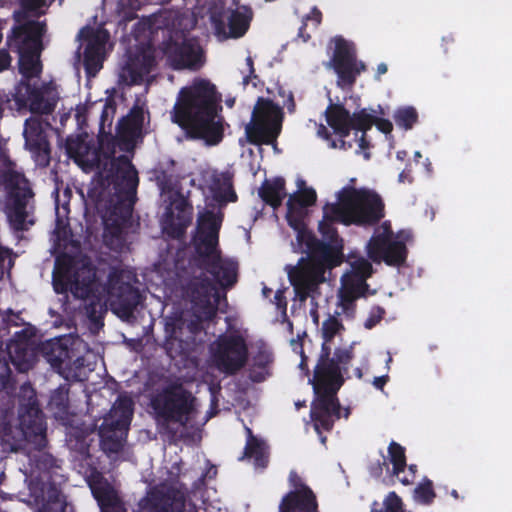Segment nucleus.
<instances>
[{"instance_id": "obj_1", "label": "nucleus", "mask_w": 512, "mask_h": 512, "mask_svg": "<svg viewBox=\"0 0 512 512\" xmlns=\"http://www.w3.org/2000/svg\"><path fill=\"white\" fill-rule=\"evenodd\" d=\"M9 46L15 48L21 80L10 95H0V118L4 110L19 115L50 114L59 100L56 85L52 82L38 85L42 72L40 62L41 37L44 24L32 23L13 31ZM34 194L24 174L7 155L6 143L0 136V209L10 227L16 231L28 230L35 223Z\"/></svg>"}, {"instance_id": "obj_2", "label": "nucleus", "mask_w": 512, "mask_h": 512, "mask_svg": "<svg viewBox=\"0 0 512 512\" xmlns=\"http://www.w3.org/2000/svg\"><path fill=\"white\" fill-rule=\"evenodd\" d=\"M138 186V174L126 156L106 158L102 169L91 181L85 205L94 206L106 226L119 229L129 219Z\"/></svg>"}, {"instance_id": "obj_3", "label": "nucleus", "mask_w": 512, "mask_h": 512, "mask_svg": "<svg viewBox=\"0 0 512 512\" xmlns=\"http://www.w3.org/2000/svg\"><path fill=\"white\" fill-rule=\"evenodd\" d=\"M216 102L215 86L209 80L196 78L180 89L171 111V119L192 138L216 145L223 137Z\"/></svg>"}, {"instance_id": "obj_4", "label": "nucleus", "mask_w": 512, "mask_h": 512, "mask_svg": "<svg viewBox=\"0 0 512 512\" xmlns=\"http://www.w3.org/2000/svg\"><path fill=\"white\" fill-rule=\"evenodd\" d=\"M337 195L338 203L325 205L323 219L319 222L323 241L333 252L342 249V240L334 227L336 222L372 225L384 216L383 201L374 191L344 187Z\"/></svg>"}, {"instance_id": "obj_5", "label": "nucleus", "mask_w": 512, "mask_h": 512, "mask_svg": "<svg viewBox=\"0 0 512 512\" xmlns=\"http://www.w3.org/2000/svg\"><path fill=\"white\" fill-rule=\"evenodd\" d=\"M353 342L348 347L335 350L331 359L322 357L315 367L314 378L309 379L313 384L316 400L312 404V416L316 419V428L320 425L330 428L336 419L340 418V405L336 398V392L344 382L349 363L354 357Z\"/></svg>"}, {"instance_id": "obj_6", "label": "nucleus", "mask_w": 512, "mask_h": 512, "mask_svg": "<svg viewBox=\"0 0 512 512\" xmlns=\"http://www.w3.org/2000/svg\"><path fill=\"white\" fill-rule=\"evenodd\" d=\"M349 264L350 269L341 277V286L337 294V309L333 315H329L321 327L322 357L330 355V343L344 330L338 316L345 315L347 318H353L355 301L365 294L368 287L366 280L373 272L371 263L364 257H350Z\"/></svg>"}, {"instance_id": "obj_7", "label": "nucleus", "mask_w": 512, "mask_h": 512, "mask_svg": "<svg viewBox=\"0 0 512 512\" xmlns=\"http://www.w3.org/2000/svg\"><path fill=\"white\" fill-rule=\"evenodd\" d=\"M169 32V40L164 43V53L175 69L196 70L203 64V55L199 43L187 36V32L196 25L195 17L179 10L165 11L160 15Z\"/></svg>"}, {"instance_id": "obj_8", "label": "nucleus", "mask_w": 512, "mask_h": 512, "mask_svg": "<svg viewBox=\"0 0 512 512\" xmlns=\"http://www.w3.org/2000/svg\"><path fill=\"white\" fill-rule=\"evenodd\" d=\"M221 215L213 211L201 213L197 219L194 246L197 254L204 258L208 271L221 287H231L237 280V263L222 259L218 249Z\"/></svg>"}, {"instance_id": "obj_9", "label": "nucleus", "mask_w": 512, "mask_h": 512, "mask_svg": "<svg viewBox=\"0 0 512 512\" xmlns=\"http://www.w3.org/2000/svg\"><path fill=\"white\" fill-rule=\"evenodd\" d=\"M150 403L157 422L163 425L185 427L198 413L196 398L177 381L157 389Z\"/></svg>"}, {"instance_id": "obj_10", "label": "nucleus", "mask_w": 512, "mask_h": 512, "mask_svg": "<svg viewBox=\"0 0 512 512\" xmlns=\"http://www.w3.org/2000/svg\"><path fill=\"white\" fill-rule=\"evenodd\" d=\"M326 119L328 124L333 128L334 132L339 137L338 140H329V146L331 148H339L347 150L352 148L350 141H345L351 129L356 130L355 142H357L360 150L363 151L365 159L370 158V154L365 151L368 146L367 141L364 138L365 130L372 125V116L366 113L364 110L358 113H354L353 116L342 106L338 104H330L325 111Z\"/></svg>"}, {"instance_id": "obj_11", "label": "nucleus", "mask_w": 512, "mask_h": 512, "mask_svg": "<svg viewBox=\"0 0 512 512\" xmlns=\"http://www.w3.org/2000/svg\"><path fill=\"white\" fill-rule=\"evenodd\" d=\"M133 415V401L127 396H119L100 426V444L103 452L116 459L122 451L128 427Z\"/></svg>"}, {"instance_id": "obj_12", "label": "nucleus", "mask_w": 512, "mask_h": 512, "mask_svg": "<svg viewBox=\"0 0 512 512\" xmlns=\"http://www.w3.org/2000/svg\"><path fill=\"white\" fill-rule=\"evenodd\" d=\"M410 238L408 231L394 234L389 222H383L374 231L366 245L369 259L375 263L385 262L389 266H400L406 259V242Z\"/></svg>"}, {"instance_id": "obj_13", "label": "nucleus", "mask_w": 512, "mask_h": 512, "mask_svg": "<svg viewBox=\"0 0 512 512\" xmlns=\"http://www.w3.org/2000/svg\"><path fill=\"white\" fill-rule=\"evenodd\" d=\"M282 113L270 100L259 98L254 106L251 120L245 125L246 141L261 145L272 144L281 131Z\"/></svg>"}, {"instance_id": "obj_14", "label": "nucleus", "mask_w": 512, "mask_h": 512, "mask_svg": "<svg viewBox=\"0 0 512 512\" xmlns=\"http://www.w3.org/2000/svg\"><path fill=\"white\" fill-rule=\"evenodd\" d=\"M55 466V460L46 453H40L36 460V469L39 473L35 475L36 471L32 472V479L28 488L38 512H58L62 510L60 490L57 485L50 482V470Z\"/></svg>"}, {"instance_id": "obj_15", "label": "nucleus", "mask_w": 512, "mask_h": 512, "mask_svg": "<svg viewBox=\"0 0 512 512\" xmlns=\"http://www.w3.org/2000/svg\"><path fill=\"white\" fill-rule=\"evenodd\" d=\"M19 428L24 440L37 450L46 446V426L42 412L36 405V394L29 383L21 385L19 391Z\"/></svg>"}, {"instance_id": "obj_16", "label": "nucleus", "mask_w": 512, "mask_h": 512, "mask_svg": "<svg viewBox=\"0 0 512 512\" xmlns=\"http://www.w3.org/2000/svg\"><path fill=\"white\" fill-rule=\"evenodd\" d=\"M210 364L219 372L232 375L239 371L247 361L248 349L243 338L225 336L210 347Z\"/></svg>"}, {"instance_id": "obj_17", "label": "nucleus", "mask_w": 512, "mask_h": 512, "mask_svg": "<svg viewBox=\"0 0 512 512\" xmlns=\"http://www.w3.org/2000/svg\"><path fill=\"white\" fill-rule=\"evenodd\" d=\"M95 270L91 265L83 264L75 269L56 264L53 271V288L56 293L70 291L76 298H87L94 289Z\"/></svg>"}, {"instance_id": "obj_18", "label": "nucleus", "mask_w": 512, "mask_h": 512, "mask_svg": "<svg viewBox=\"0 0 512 512\" xmlns=\"http://www.w3.org/2000/svg\"><path fill=\"white\" fill-rule=\"evenodd\" d=\"M125 278H129L125 272L113 271L105 288V303L121 318H129L140 302L139 291Z\"/></svg>"}, {"instance_id": "obj_19", "label": "nucleus", "mask_w": 512, "mask_h": 512, "mask_svg": "<svg viewBox=\"0 0 512 512\" xmlns=\"http://www.w3.org/2000/svg\"><path fill=\"white\" fill-rule=\"evenodd\" d=\"M327 260V258L323 260L314 257L308 260L302 258L297 265L286 267L289 281L300 301L306 300L309 293L325 281Z\"/></svg>"}, {"instance_id": "obj_20", "label": "nucleus", "mask_w": 512, "mask_h": 512, "mask_svg": "<svg viewBox=\"0 0 512 512\" xmlns=\"http://www.w3.org/2000/svg\"><path fill=\"white\" fill-rule=\"evenodd\" d=\"M332 42L335 44V50L326 66L334 69L339 87L351 88L357 76L365 70V64L356 60L355 49L350 42L342 37H335Z\"/></svg>"}, {"instance_id": "obj_21", "label": "nucleus", "mask_w": 512, "mask_h": 512, "mask_svg": "<svg viewBox=\"0 0 512 512\" xmlns=\"http://www.w3.org/2000/svg\"><path fill=\"white\" fill-rule=\"evenodd\" d=\"M186 498V489L178 482L161 483L139 502V512H181Z\"/></svg>"}, {"instance_id": "obj_22", "label": "nucleus", "mask_w": 512, "mask_h": 512, "mask_svg": "<svg viewBox=\"0 0 512 512\" xmlns=\"http://www.w3.org/2000/svg\"><path fill=\"white\" fill-rule=\"evenodd\" d=\"M203 191L206 206L199 211L198 215L213 211L215 214H220L222 219L221 209L228 202H235L237 199L232 187V178L228 173L207 171L203 175Z\"/></svg>"}, {"instance_id": "obj_23", "label": "nucleus", "mask_w": 512, "mask_h": 512, "mask_svg": "<svg viewBox=\"0 0 512 512\" xmlns=\"http://www.w3.org/2000/svg\"><path fill=\"white\" fill-rule=\"evenodd\" d=\"M252 11L246 6L225 9L211 15L214 33L219 40L240 38L248 30Z\"/></svg>"}, {"instance_id": "obj_24", "label": "nucleus", "mask_w": 512, "mask_h": 512, "mask_svg": "<svg viewBox=\"0 0 512 512\" xmlns=\"http://www.w3.org/2000/svg\"><path fill=\"white\" fill-rule=\"evenodd\" d=\"M289 483L291 490L282 498L279 512H319L315 493L295 471L290 472Z\"/></svg>"}, {"instance_id": "obj_25", "label": "nucleus", "mask_w": 512, "mask_h": 512, "mask_svg": "<svg viewBox=\"0 0 512 512\" xmlns=\"http://www.w3.org/2000/svg\"><path fill=\"white\" fill-rule=\"evenodd\" d=\"M155 65L154 51L150 46L130 52L119 70V82L128 86L141 84Z\"/></svg>"}, {"instance_id": "obj_26", "label": "nucleus", "mask_w": 512, "mask_h": 512, "mask_svg": "<svg viewBox=\"0 0 512 512\" xmlns=\"http://www.w3.org/2000/svg\"><path fill=\"white\" fill-rule=\"evenodd\" d=\"M80 37L86 39L84 50V67L88 76L94 77L102 68L107 44L109 42V33L104 29H83Z\"/></svg>"}, {"instance_id": "obj_27", "label": "nucleus", "mask_w": 512, "mask_h": 512, "mask_svg": "<svg viewBox=\"0 0 512 512\" xmlns=\"http://www.w3.org/2000/svg\"><path fill=\"white\" fill-rule=\"evenodd\" d=\"M194 314L199 320H211L216 315L219 293L208 279L196 280L190 286Z\"/></svg>"}, {"instance_id": "obj_28", "label": "nucleus", "mask_w": 512, "mask_h": 512, "mask_svg": "<svg viewBox=\"0 0 512 512\" xmlns=\"http://www.w3.org/2000/svg\"><path fill=\"white\" fill-rule=\"evenodd\" d=\"M168 205L162 216L163 229L174 237H179L191 224L193 207L181 194L168 199Z\"/></svg>"}, {"instance_id": "obj_29", "label": "nucleus", "mask_w": 512, "mask_h": 512, "mask_svg": "<svg viewBox=\"0 0 512 512\" xmlns=\"http://www.w3.org/2000/svg\"><path fill=\"white\" fill-rule=\"evenodd\" d=\"M23 136L25 148L31 152L35 162L47 166L50 161V149L41 121L36 117L26 119Z\"/></svg>"}, {"instance_id": "obj_30", "label": "nucleus", "mask_w": 512, "mask_h": 512, "mask_svg": "<svg viewBox=\"0 0 512 512\" xmlns=\"http://www.w3.org/2000/svg\"><path fill=\"white\" fill-rule=\"evenodd\" d=\"M146 113L142 107L132 108L118 124V137L126 146L133 145L143 135Z\"/></svg>"}, {"instance_id": "obj_31", "label": "nucleus", "mask_w": 512, "mask_h": 512, "mask_svg": "<svg viewBox=\"0 0 512 512\" xmlns=\"http://www.w3.org/2000/svg\"><path fill=\"white\" fill-rule=\"evenodd\" d=\"M66 151L69 157L81 166L92 167L100 161L89 144L79 137L67 139Z\"/></svg>"}, {"instance_id": "obj_32", "label": "nucleus", "mask_w": 512, "mask_h": 512, "mask_svg": "<svg viewBox=\"0 0 512 512\" xmlns=\"http://www.w3.org/2000/svg\"><path fill=\"white\" fill-rule=\"evenodd\" d=\"M247 443L245 456L254 460L256 467L265 468L268 463V448L264 441L254 437L250 428L246 427Z\"/></svg>"}, {"instance_id": "obj_33", "label": "nucleus", "mask_w": 512, "mask_h": 512, "mask_svg": "<svg viewBox=\"0 0 512 512\" xmlns=\"http://www.w3.org/2000/svg\"><path fill=\"white\" fill-rule=\"evenodd\" d=\"M259 196L274 208L280 206L286 197L284 180L276 178L265 181L259 189Z\"/></svg>"}, {"instance_id": "obj_34", "label": "nucleus", "mask_w": 512, "mask_h": 512, "mask_svg": "<svg viewBox=\"0 0 512 512\" xmlns=\"http://www.w3.org/2000/svg\"><path fill=\"white\" fill-rule=\"evenodd\" d=\"M89 485L100 508L107 506V504L114 503L118 498L117 492L113 486L100 475L93 477Z\"/></svg>"}, {"instance_id": "obj_35", "label": "nucleus", "mask_w": 512, "mask_h": 512, "mask_svg": "<svg viewBox=\"0 0 512 512\" xmlns=\"http://www.w3.org/2000/svg\"><path fill=\"white\" fill-rule=\"evenodd\" d=\"M307 213V208L301 203L300 198L296 196H290L287 201V213L286 218L288 224L298 232L303 233L305 224L304 218Z\"/></svg>"}, {"instance_id": "obj_36", "label": "nucleus", "mask_w": 512, "mask_h": 512, "mask_svg": "<svg viewBox=\"0 0 512 512\" xmlns=\"http://www.w3.org/2000/svg\"><path fill=\"white\" fill-rule=\"evenodd\" d=\"M154 176L165 202L173 198L174 194H181L178 190V177L173 171L155 169Z\"/></svg>"}, {"instance_id": "obj_37", "label": "nucleus", "mask_w": 512, "mask_h": 512, "mask_svg": "<svg viewBox=\"0 0 512 512\" xmlns=\"http://www.w3.org/2000/svg\"><path fill=\"white\" fill-rule=\"evenodd\" d=\"M43 352L47 362H49L51 366L58 371L62 369L63 365L69 359L68 350L59 342L46 344L43 347Z\"/></svg>"}, {"instance_id": "obj_38", "label": "nucleus", "mask_w": 512, "mask_h": 512, "mask_svg": "<svg viewBox=\"0 0 512 512\" xmlns=\"http://www.w3.org/2000/svg\"><path fill=\"white\" fill-rule=\"evenodd\" d=\"M388 453L393 465V474L399 476L406 467L405 450L400 444L392 441L389 445Z\"/></svg>"}, {"instance_id": "obj_39", "label": "nucleus", "mask_w": 512, "mask_h": 512, "mask_svg": "<svg viewBox=\"0 0 512 512\" xmlns=\"http://www.w3.org/2000/svg\"><path fill=\"white\" fill-rule=\"evenodd\" d=\"M395 123L405 130L411 129L418 120V113L413 107H402L395 111Z\"/></svg>"}, {"instance_id": "obj_40", "label": "nucleus", "mask_w": 512, "mask_h": 512, "mask_svg": "<svg viewBox=\"0 0 512 512\" xmlns=\"http://www.w3.org/2000/svg\"><path fill=\"white\" fill-rule=\"evenodd\" d=\"M379 504L374 502L372 512H404L401 498L395 493L390 492L383 501V507L377 508Z\"/></svg>"}, {"instance_id": "obj_41", "label": "nucleus", "mask_w": 512, "mask_h": 512, "mask_svg": "<svg viewBox=\"0 0 512 512\" xmlns=\"http://www.w3.org/2000/svg\"><path fill=\"white\" fill-rule=\"evenodd\" d=\"M432 481L425 479L414 490V499L421 504H430L435 498Z\"/></svg>"}, {"instance_id": "obj_42", "label": "nucleus", "mask_w": 512, "mask_h": 512, "mask_svg": "<svg viewBox=\"0 0 512 512\" xmlns=\"http://www.w3.org/2000/svg\"><path fill=\"white\" fill-rule=\"evenodd\" d=\"M308 21H312L313 27L317 28L322 21V13L320 12V10H318L316 7H314L311 10V13L304 17L303 24L299 28V32H298V37L301 38L303 42H307L310 39V35L304 33V29L307 26Z\"/></svg>"}, {"instance_id": "obj_43", "label": "nucleus", "mask_w": 512, "mask_h": 512, "mask_svg": "<svg viewBox=\"0 0 512 512\" xmlns=\"http://www.w3.org/2000/svg\"><path fill=\"white\" fill-rule=\"evenodd\" d=\"M53 194H55V209H56V216H57V219H60L61 217H65L68 212H69V209H68V201L71 197V189L70 188H65L64 191H63V204H62V211L60 210V199H59V190L56 189Z\"/></svg>"}, {"instance_id": "obj_44", "label": "nucleus", "mask_w": 512, "mask_h": 512, "mask_svg": "<svg viewBox=\"0 0 512 512\" xmlns=\"http://www.w3.org/2000/svg\"><path fill=\"white\" fill-rule=\"evenodd\" d=\"M22 7L30 12L41 14L42 8L47 6L46 0H20Z\"/></svg>"}, {"instance_id": "obj_45", "label": "nucleus", "mask_w": 512, "mask_h": 512, "mask_svg": "<svg viewBox=\"0 0 512 512\" xmlns=\"http://www.w3.org/2000/svg\"><path fill=\"white\" fill-rule=\"evenodd\" d=\"M270 375L268 368H258L257 366H251L249 370V378L253 382H262Z\"/></svg>"}, {"instance_id": "obj_46", "label": "nucleus", "mask_w": 512, "mask_h": 512, "mask_svg": "<svg viewBox=\"0 0 512 512\" xmlns=\"http://www.w3.org/2000/svg\"><path fill=\"white\" fill-rule=\"evenodd\" d=\"M272 362V356L271 354L267 352H259L253 360L252 366H257L258 368H268L269 365Z\"/></svg>"}, {"instance_id": "obj_47", "label": "nucleus", "mask_w": 512, "mask_h": 512, "mask_svg": "<svg viewBox=\"0 0 512 512\" xmlns=\"http://www.w3.org/2000/svg\"><path fill=\"white\" fill-rule=\"evenodd\" d=\"M293 196L299 197L301 203L307 208L308 206L314 204L316 201V193L314 190H305L300 194H294Z\"/></svg>"}, {"instance_id": "obj_48", "label": "nucleus", "mask_w": 512, "mask_h": 512, "mask_svg": "<svg viewBox=\"0 0 512 512\" xmlns=\"http://www.w3.org/2000/svg\"><path fill=\"white\" fill-rule=\"evenodd\" d=\"M102 512H126L123 504L121 503L119 497L112 504H107V506L101 507Z\"/></svg>"}, {"instance_id": "obj_49", "label": "nucleus", "mask_w": 512, "mask_h": 512, "mask_svg": "<svg viewBox=\"0 0 512 512\" xmlns=\"http://www.w3.org/2000/svg\"><path fill=\"white\" fill-rule=\"evenodd\" d=\"M9 354L13 364L17 367L19 371L24 372L31 368L32 364L29 360H18L15 356H13L12 351H10Z\"/></svg>"}, {"instance_id": "obj_50", "label": "nucleus", "mask_w": 512, "mask_h": 512, "mask_svg": "<svg viewBox=\"0 0 512 512\" xmlns=\"http://www.w3.org/2000/svg\"><path fill=\"white\" fill-rule=\"evenodd\" d=\"M274 302L279 309H282L284 312L286 311L287 302L283 290L276 291L274 295Z\"/></svg>"}, {"instance_id": "obj_51", "label": "nucleus", "mask_w": 512, "mask_h": 512, "mask_svg": "<svg viewBox=\"0 0 512 512\" xmlns=\"http://www.w3.org/2000/svg\"><path fill=\"white\" fill-rule=\"evenodd\" d=\"M398 182L403 184L413 182L412 171L408 166L399 174Z\"/></svg>"}, {"instance_id": "obj_52", "label": "nucleus", "mask_w": 512, "mask_h": 512, "mask_svg": "<svg viewBox=\"0 0 512 512\" xmlns=\"http://www.w3.org/2000/svg\"><path fill=\"white\" fill-rule=\"evenodd\" d=\"M368 366H369V357L367 354H365L363 357H362V362H361V366L360 367H357L355 368L354 370V374L355 376L358 378V379H361L363 377V371L364 370H367L368 369Z\"/></svg>"}, {"instance_id": "obj_53", "label": "nucleus", "mask_w": 512, "mask_h": 512, "mask_svg": "<svg viewBox=\"0 0 512 512\" xmlns=\"http://www.w3.org/2000/svg\"><path fill=\"white\" fill-rule=\"evenodd\" d=\"M66 399L67 392L63 391L62 389L55 391V393L52 395V402H56L57 405L64 404Z\"/></svg>"}, {"instance_id": "obj_54", "label": "nucleus", "mask_w": 512, "mask_h": 512, "mask_svg": "<svg viewBox=\"0 0 512 512\" xmlns=\"http://www.w3.org/2000/svg\"><path fill=\"white\" fill-rule=\"evenodd\" d=\"M388 379H389L388 375H383V376L375 377L373 379L372 384H373V386L376 389L383 390V388L386 385Z\"/></svg>"}, {"instance_id": "obj_55", "label": "nucleus", "mask_w": 512, "mask_h": 512, "mask_svg": "<svg viewBox=\"0 0 512 512\" xmlns=\"http://www.w3.org/2000/svg\"><path fill=\"white\" fill-rule=\"evenodd\" d=\"M8 377V367L6 363L0 361V387H4Z\"/></svg>"}, {"instance_id": "obj_56", "label": "nucleus", "mask_w": 512, "mask_h": 512, "mask_svg": "<svg viewBox=\"0 0 512 512\" xmlns=\"http://www.w3.org/2000/svg\"><path fill=\"white\" fill-rule=\"evenodd\" d=\"M290 345L292 347V349L295 351V352H300L301 354H303V351H302V343L300 341V334L298 333L297 334V338L296 339H291L290 341Z\"/></svg>"}, {"instance_id": "obj_57", "label": "nucleus", "mask_w": 512, "mask_h": 512, "mask_svg": "<svg viewBox=\"0 0 512 512\" xmlns=\"http://www.w3.org/2000/svg\"><path fill=\"white\" fill-rule=\"evenodd\" d=\"M311 418H312V420H313V422H314V428H315L316 432L320 435V441H321V443H322V444H325V442H326V438H325V437H323V436L321 435V429H323V430H325V431H329V430L333 427V425H332L330 428H324L322 425H320V426H319V428L317 429V428H316V419H314L312 415H311Z\"/></svg>"}, {"instance_id": "obj_58", "label": "nucleus", "mask_w": 512, "mask_h": 512, "mask_svg": "<svg viewBox=\"0 0 512 512\" xmlns=\"http://www.w3.org/2000/svg\"><path fill=\"white\" fill-rule=\"evenodd\" d=\"M379 128L384 133H390L392 131V123L389 121H382L379 123Z\"/></svg>"}, {"instance_id": "obj_59", "label": "nucleus", "mask_w": 512, "mask_h": 512, "mask_svg": "<svg viewBox=\"0 0 512 512\" xmlns=\"http://www.w3.org/2000/svg\"><path fill=\"white\" fill-rule=\"evenodd\" d=\"M10 258V251L0 246V264Z\"/></svg>"}, {"instance_id": "obj_60", "label": "nucleus", "mask_w": 512, "mask_h": 512, "mask_svg": "<svg viewBox=\"0 0 512 512\" xmlns=\"http://www.w3.org/2000/svg\"><path fill=\"white\" fill-rule=\"evenodd\" d=\"M397 477L399 478V481H400L402 484H404V485H410V484H412V483H413V481H414V478H412V477L410 476V474H409V475H404V476H400V475H399V476H397Z\"/></svg>"}, {"instance_id": "obj_61", "label": "nucleus", "mask_w": 512, "mask_h": 512, "mask_svg": "<svg viewBox=\"0 0 512 512\" xmlns=\"http://www.w3.org/2000/svg\"><path fill=\"white\" fill-rule=\"evenodd\" d=\"M379 319H380V317H377V318L370 317L369 319H367L365 321L364 326L366 328L370 329L379 321Z\"/></svg>"}, {"instance_id": "obj_62", "label": "nucleus", "mask_w": 512, "mask_h": 512, "mask_svg": "<svg viewBox=\"0 0 512 512\" xmlns=\"http://www.w3.org/2000/svg\"><path fill=\"white\" fill-rule=\"evenodd\" d=\"M387 72V65L385 63H380L377 66V78H379L381 75L385 74Z\"/></svg>"}, {"instance_id": "obj_63", "label": "nucleus", "mask_w": 512, "mask_h": 512, "mask_svg": "<svg viewBox=\"0 0 512 512\" xmlns=\"http://www.w3.org/2000/svg\"><path fill=\"white\" fill-rule=\"evenodd\" d=\"M246 63H247L249 75H253L254 74V67H253V60H252V58L251 57H247Z\"/></svg>"}, {"instance_id": "obj_64", "label": "nucleus", "mask_w": 512, "mask_h": 512, "mask_svg": "<svg viewBox=\"0 0 512 512\" xmlns=\"http://www.w3.org/2000/svg\"><path fill=\"white\" fill-rule=\"evenodd\" d=\"M407 157V152L402 150V151H398L396 153V158L400 161H403L405 158Z\"/></svg>"}]
</instances>
